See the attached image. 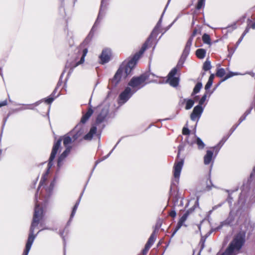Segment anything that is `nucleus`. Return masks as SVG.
Here are the masks:
<instances>
[{
	"instance_id": "nucleus-54",
	"label": "nucleus",
	"mask_w": 255,
	"mask_h": 255,
	"mask_svg": "<svg viewBox=\"0 0 255 255\" xmlns=\"http://www.w3.org/2000/svg\"><path fill=\"white\" fill-rule=\"evenodd\" d=\"M243 37H240L238 41H237V43H236V48H237V47L239 46V45L240 44V43L242 42V41L243 40Z\"/></svg>"
},
{
	"instance_id": "nucleus-40",
	"label": "nucleus",
	"mask_w": 255,
	"mask_h": 255,
	"mask_svg": "<svg viewBox=\"0 0 255 255\" xmlns=\"http://www.w3.org/2000/svg\"><path fill=\"white\" fill-rule=\"evenodd\" d=\"M54 98L52 97V95H51L50 97H48L47 98H46L45 99V103L50 104L52 103V102L54 101Z\"/></svg>"
},
{
	"instance_id": "nucleus-12",
	"label": "nucleus",
	"mask_w": 255,
	"mask_h": 255,
	"mask_svg": "<svg viewBox=\"0 0 255 255\" xmlns=\"http://www.w3.org/2000/svg\"><path fill=\"white\" fill-rule=\"evenodd\" d=\"M194 209H195L194 207L189 209L180 218L174 232H173V233L172 234V236H171L172 237H173L175 235V234L176 233V232L180 229V228L182 226L184 225V223L186 221V220H187V219L188 216L190 215V214H191V213H192L194 211ZM184 226H186L185 225H184Z\"/></svg>"
},
{
	"instance_id": "nucleus-30",
	"label": "nucleus",
	"mask_w": 255,
	"mask_h": 255,
	"mask_svg": "<svg viewBox=\"0 0 255 255\" xmlns=\"http://www.w3.org/2000/svg\"><path fill=\"white\" fill-rule=\"evenodd\" d=\"M237 28V23L234 22L230 25L223 29V30H226L227 32H232L234 29Z\"/></svg>"
},
{
	"instance_id": "nucleus-24",
	"label": "nucleus",
	"mask_w": 255,
	"mask_h": 255,
	"mask_svg": "<svg viewBox=\"0 0 255 255\" xmlns=\"http://www.w3.org/2000/svg\"><path fill=\"white\" fill-rule=\"evenodd\" d=\"M83 192L81 193L79 199L78 200V201H77V202L76 203L75 205H74L73 208V210H72V213H71V216H70V220L69 221V222H68V224H70V222H71V221L72 220V218L74 217V216H75V214L76 213V210L78 208V207L80 204V201H81V197L83 195Z\"/></svg>"
},
{
	"instance_id": "nucleus-10",
	"label": "nucleus",
	"mask_w": 255,
	"mask_h": 255,
	"mask_svg": "<svg viewBox=\"0 0 255 255\" xmlns=\"http://www.w3.org/2000/svg\"><path fill=\"white\" fill-rule=\"evenodd\" d=\"M182 66L183 62L180 63V62H179L176 66L173 68L169 73L166 82L169 83L171 86L175 87L178 85L179 79L174 77V76L176 74L178 70H179Z\"/></svg>"
},
{
	"instance_id": "nucleus-52",
	"label": "nucleus",
	"mask_w": 255,
	"mask_h": 255,
	"mask_svg": "<svg viewBox=\"0 0 255 255\" xmlns=\"http://www.w3.org/2000/svg\"><path fill=\"white\" fill-rule=\"evenodd\" d=\"M232 200H233L232 197L231 196V195H229L228 197L227 201L229 202L230 206L231 205Z\"/></svg>"
},
{
	"instance_id": "nucleus-49",
	"label": "nucleus",
	"mask_w": 255,
	"mask_h": 255,
	"mask_svg": "<svg viewBox=\"0 0 255 255\" xmlns=\"http://www.w3.org/2000/svg\"><path fill=\"white\" fill-rule=\"evenodd\" d=\"M7 102L6 100H4L3 101L0 102V108L2 106H6L7 105Z\"/></svg>"
},
{
	"instance_id": "nucleus-13",
	"label": "nucleus",
	"mask_w": 255,
	"mask_h": 255,
	"mask_svg": "<svg viewBox=\"0 0 255 255\" xmlns=\"http://www.w3.org/2000/svg\"><path fill=\"white\" fill-rule=\"evenodd\" d=\"M184 161L181 159L180 161H177L175 163L173 167V174L175 180L176 182L178 183L181 170L183 167Z\"/></svg>"
},
{
	"instance_id": "nucleus-45",
	"label": "nucleus",
	"mask_w": 255,
	"mask_h": 255,
	"mask_svg": "<svg viewBox=\"0 0 255 255\" xmlns=\"http://www.w3.org/2000/svg\"><path fill=\"white\" fill-rule=\"evenodd\" d=\"M246 117L247 116L243 114V115H242L239 119L238 124L240 125L244 121L246 120Z\"/></svg>"
},
{
	"instance_id": "nucleus-33",
	"label": "nucleus",
	"mask_w": 255,
	"mask_h": 255,
	"mask_svg": "<svg viewBox=\"0 0 255 255\" xmlns=\"http://www.w3.org/2000/svg\"><path fill=\"white\" fill-rule=\"evenodd\" d=\"M206 238H207V237H201L200 242L199 244V245L200 247V251H199L198 255H200L201 251L204 248L205 243V241H206Z\"/></svg>"
},
{
	"instance_id": "nucleus-55",
	"label": "nucleus",
	"mask_w": 255,
	"mask_h": 255,
	"mask_svg": "<svg viewBox=\"0 0 255 255\" xmlns=\"http://www.w3.org/2000/svg\"><path fill=\"white\" fill-rule=\"evenodd\" d=\"M51 230L52 229H51V228H48V227H43V228H42L41 230H40L36 235H37V234H38L39 232H40L41 231H43V230Z\"/></svg>"
},
{
	"instance_id": "nucleus-15",
	"label": "nucleus",
	"mask_w": 255,
	"mask_h": 255,
	"mask_svg": "<svg viewBox=\"0 0 255 255\" xmlns=\"http://www.w3.org/2000/svg\"><path fill=\"white\" fill-rule=\"evenodd\" d=\"M203 110V108L200 105L195 106L190 115L191 120L193 121L196 120L198 121L201 116Z\"/></svg>"
},
{
	"instance_id": "nucleus-35",
	"label": "nucleus",
	"mask_w": 255,
	"mask_h": 255,
	"mask_svg": "<svg viewBox=\"0 0 255 255\" xmlns=\"http://www.w3.org/2000/svg\"><path fill=\"white\" fill-rule=\"evenodd\" d=\"M120 140H119L118 143L116 144V145L114 147V148H113V149L109 152V153L108 154H107V155L105 156H103L101 160H100L99 161H97L96 162V164H97L99 162L103 161V160H105L106 159H107V158H108L110 155L111 154V153L113 152L114 150L115 149V148L116 147L117 145H118V144H119V143L120 142Z\"/></svg>"
},
{
	"instance_id": "nucleus-58",
	"label": "nucleus",
	"mask_w": 255,
	"mask_h": 255,
	"mask_svg": "<svg viewBox=\"0 0 255 255\" xmlns=\"http://www.w3.org/2000/svg\"><path fill=\"white\" fill-rule=\"evenodd\" d=\"M176 19H175L171 24H170L168 26V27L166 29V30L169 29L171 26L172 25H173V24L175 22V21H176Z\"/></svg>"
},
{
	"instance_id": "nucleus-22",
	"label": "nucleus",
	"mask_w": 255,
	"mask_h": 255,
	"mask_svg": "<svg viewBox=\"0 0 255 255\" xmlns=\"http://www.w3.org/2000/svg\"><path fill=\"white\" fill-rule=\"evenodd\" d=\"M230 136V135H228L227 136H224L217 145L211 147V149H213L214 150H216V154H217L218 153V152L219 151L221 147L223 145V144L225 143V142L227 141V140L228 139V138Z\"/></svg>"
},
{
	"instance_id": "nucleus-44",
	"label": "nucleus",
	"mask_w": 255,
	"mask_h": 255,
	"mask_svg": "<svg viewBox=\"0 0 255 255\" xmlns=\"http://www.w3.org/2000/svg\"><path fill=\"white\" fill-rule=\"evenodd\" d=\"M239 125H240L238 124L237 125L233 126L230 130V133L229 135H231Z\"/></svg>"
},
{
	"instance_id": "nucleus-48",
	"label": "nucleus",
	"mask_w": 255,
	"mask_h": 255,
	"mask_svg": "<svg viewBox=\"0 0 255 255\" xmlns=\"http://www.w3.org/2000/svg\"><path fill=\"white\" fill-rule=\"evenodd\" d=\"M248 24H250V28L255 29V22H252V21L249 20Z\"/></svg>"
},
{
	"instance_id": "nucleus-23",
	"label": "nucleus",
	"mask_w": 255,
	"mask_h": 255,
	"mask_svg": "<svg viewBox=\"0 0 255 255\" xmlns=\"http://www.w3.org/2000/svg\"><path fill=\"white\" fill-rule=\"evenodd\" d=\"M96 131L97 127L95 126H92L90 131L84 136V138L86 140H91L96 133Z\"/></svg>"
},
{
	"instance_id": "nucleus-42",
	"label": "nucleus",
	"mask_w": 255,
	"mask_h": 255,
	"mask_svg": "<svg viewBox=\"0 0 255 255\" xmlns=\"http://www.w3.org/2000/svg\"><path fill=\"white\" fill-rule=\"evenodd\" d=\"M201 31L200 29H194L193 31V33L191 36V37L190 38H192V40L193 39V37L194 36H195V35L198 33H200Z\"/></svg>"
},
{
	"instance_id": "nucleus-5",
	"label": "nucleus",
	"mask_w": 255,
	"mask_h": 255,
	"mask_svg": "<svg viewBox=\"0 0 255 255\" xmlns=\"http://www.w3.org/2000/svg\"><path fill=\"white\" fill-rule=\"evenodd\" d=\"M245 241V232L240 231L235 235L229 246L221 255H237L240 253Z\"/></svg>"
},
{
	"instance_id": "nucleus-60",
	"label": "nucleus",
	"mask_w": 255,
	"mask_h": 255,
	"mask_svg": "<svg viewBox=\"0 0 255 255\" xmlns=\"http://www.w3.org/2000/svg\"><path fill=\"white\" fill-rule=\"evenodd\" d=\"M247 34V33H245V32H244L242 34V36H241V37H243V39L244 38V36Z\"/></svg>"
},
{
	"instance_id": "nucleus-1",
	"label": "nucleus",
	"mask_w": 255,
	"mask_h": 255,
	"mask_svg": "<svg viewBox=\"0 0 255 255\" xmlns=\"http://www.w3.org/2000/svg\"><path fill=\"white\" fill-rule=\"evenodd\" d=\"M108 3L105 0H102L101 4V8L98 17L93 26L88 36L85 39L84 41L79 46L78 48V55L75 60L74 67H75L81 64L84 63L85 57L88 53V46L89 42L90 41L95 31L97 30L100 22L105 14V10Z\"/></svg>"
},
{
	"instance_id": "nucleus-64",
	"label": "nucleus",
	"mask_w": 255,
	"mask_h": 255,
	"mask_svg": "<svg viewBox=\"0 0 255 255\" xmlns=\"http://www.w3.org/2000/svg\"><path fill=\"white\" fill-rule=\"evenodd\" d=\"M37 178L36 179V181H35L34 183V185H35L36 183V182H37Z\"/></svg>"
},
{
	"instance_id": "nucleus-6",
	"label": "nucleus",
	"mask_w": 255,
	"mask_h": 255,
	"mask_svg": "<svg viewBox=\"0 0 255 255\" xmlns=\"http://www.w3.org/2000/svg\"><path fill=\"white\" fill-rule=\"evenodd\" d=\"M93 114V110L91 108V106H90L87 113L82 117L80 123L77 125L72 130L69 132L72 135L73 140L75 141L82 136L84 133L82 124L86 123Z\"/></svg>"
},
{
	"instance_id": "nucleus-26",
	"label": "nucleus",
	"mask_w": 255,
	"mask_h": 255,
	"mask_svg": "<svg viewBox=\"0 0 255 255\" xmlns=\"http://www.w3.org/2000/svg\"><path fill=\"white\" fill-rule=\"evenodd\" d=\"M40 103V102H37L32 104L25 105L23 107L19 108L18 110L20 111L25 110H34V108L37 106Z\"/></svg>"
},
{
	"instance_id": "nucleus-11",
	"label": "nucleus",
	"mask_w": 255,
	"mask_h": 255,
	"mask_svg": "<svg viewBox=\"0 0 255 255\" xmlns=\"http://www.w3.org/2000/svg\"><path fill=\"white\" fill-rule=\"evenodd\" d=\"M134 94L130 87H127L119 97L118 103L122 105L126 103Z\"/></svg>"
},
{
	"instance_id": "nucleus-21",
	"label": "nucleus",
	"mask_w": 255,
	"mask_h": 255,
	"mask_svg": "<svg viewBox=\"0 0 255 255\" xmlns=\"http://www.w3.org/2000/svg\"><path fill=\"white\" fill-rule=\"evenodd\" d=\"M179 103L181 104H185V109L188 110L192 108L194 104V101L192 99H183L180 100Z\"/></svg>"
},
{
	"instance_id": "nucleus-50",
	"label": "nucleus",
	"mask_w": 255,
	"mask_h": 255,
	"mask_svg": "<svg viewBox=\"0 0 255 255\" xmlns=\"http://www.w3.org/2000/svg\"><path fill=\"white\" fill-rule=\"evenodd\" d=\"M237 75V74H232L231 75H227L226 76V77L224 78V79H223V81H225V80L229 79V78L231 77L233 75Z\"/></svg>"
},
{
	"instance_id": "nucleus-51",
	"label": "nucleus",
	"mask_w": 255,
	"mask_h": 255,
	"mask_svg": "<svg viewBox=\"0 0 255 255\" xmlns=\"http://www.w3.org/2000/svg\"><path fill=\"white\" fill-rule=\"evenodd\" d=\"M214 77H215V75L214 74H211V75L210 76V77L209 78L208 81L213 82V80H214Z\"/></svg>"
},
{
	"instance_id": "nucleus-8",
	"label": "nucleus",
	"mask_w": 255,
	"mask_h": 255,
	"mask_svg": "<svg viewBox=\"0 0 255 255\" xmlns=\"http://www.w3.org/2000/svg\"><path fill=\"white\" fill-rule=\"evenodd\" d=\"M146 75H141L138 77H133L128 83V86L132 88L133 93H135L137 90L142 88L146 84Z\"/></svg>"
},
{
	"instance_id": "nucleus-19",
	"label": "nucleus",
	"mask_w": 255,
	"mask_h": 255,
	"mask_svg": "<svg viewBox=\"0 0 255 255\" xmlns=\"http://www.w3.org/2000/svg\"><path fill=\"white\" fill-rule=\"evenodd\" d=\"M72 147H66V149L63 151V152L60 155V156L58 157V162H57V166L58 168H60L63 163V161L65 158L67 156V155L69 154Z\"/></svg>"
},
{
	"instance_id": "nucleus-37",
	"label": "nucleus",
	"mask_w": 255,
	"mask_h": 255,
	"mask_svg": "<svg viewBox=\"0 0 255 255\" xmlns=\"http://www.w3.org/2000/svg\"><path fill=\"white\" fill-rule=\"evenodd\" d=\"M205 0H199L196 6V8L200 9L203 7L205 5Z\"/></svg>"
},
{
	"instance_id": "nucleus-46",
	"label": "nucleus",
	"mask_w": 255,
	"mask_h": 255,
	"mask_svg": "<svg viewBox=\"0 0 255 255\" xmlns=\"http://www.w3.org/2000/svg\"><path fill=\"white\" fill-rule=\"evenodd\" d=\"M169 215L172 217L175 218L176 216V212L175 210H172L169 212Z\"/></svg>"
},
{
	"instance_id": "nucleus-62",
	"label": "nucleus",
	"mask_w": 255,
	"mask_h": 255,
	"mask_svg": "<svg viewBox=\"0 0 255 255\" xmlns=\"http://www.w3.org/2000/svg\"><path fill=\"white\" fill-rule=\"evenodd\" d=\"M192 25H194V17L193 18V21H192Z\"/></svg>"
},
{
	"instance_id": "nucleus-36",
	"label": "nucleus",
	"mask_w": 255,
	"mask_h": 255,
	"mask_svg": "<svg viewBox=\"0 0 255 255\" xmlns=\"http://www.w3.org/2000/svg\"><path fill=\"white\" fill-rule=\"evenodd\" d=\"M225 74V70L224 68L219 69L216 73V75L219 77H223Z\"/></svg>"
},
{
	"instance_id": "nucleus-63",
	"label": "nucleus",
	"mask_w": 255,
	"mask_h": 255,
	"mask_svg": "<svg viewBox=\"0 0 255 255\" xmlns=\"http://www.w3.org/2000/svg\"><path fill=\"white\" fill-rule=\"evenodd\" d=\"M195 204H198V199L196 201Z\"/></svg>"
},
{
	"instance_id": "nucleus-59",
	"label": "nucleus",
	"mask_w": 255,
	"mask_h": 255,
	"mask_svg": "<svg viewBox=\"0 0 255 255\" xmlns=\"http://www.w3.org/2000/svg\"><path fill=\"white\" fill-rule=\"evenodd\" d=\"M63 234H64V232H61V233H60V236H61V237H62V238H63V239L64 242H65V239H64V237H63Z\"/></svg>"
},
{
	"instance_id": "nucleus-4",
	"label": "nucleus",
	"mask_w": 255,
	"mask_h": 255,
	"mask_svg": "<svg viewBox=\"0 0 255 255\" xmlns=\"http://www.w3.org/2000/svg\"><path fill=\"white\" fill-rule=\"evenodd\" d=\"M142 55L138 52L128 62L125 61L123 63L115 74L114 78L111 80L112 86L116 87L122 79L126 78L130 74L136 63V61Z\"/></svg>"
},
{
	"instance_id": "nucleus-41",
	"label": "nucleus",
	"mask_w": 255,
	"mask_h": 255,
	"mask_svg": "<svg viewBox=\"0 0 255 255\" xmlns=\"http://www.w3.org/2000/svg\"><path fill=\"white\" fill-rule=\"evenodd\" d=\"M150 247L151 246H150L149 245H148L147 244H145L144 249L142 251V254L143 255H145L147 254V252L148 251Z\"/></svg>"
},
{
	"instance_id": "nucleus-9",
	"label": "nucleus",
	"mask_w": 255,
	"mask_h": 255,
	"mask_svg": "<svg viewBox=\"0 0 255 255\" xmlns=\"http://www.w3.org/2000/svg\"><path fill=\"white\" fill-rule=\"evenodd\" d=\"M164 11L163 12L160 18L159 19V20H158V22L157 23L156 26L153 29L150 36H149V37L148 38V39H147L146 42L143 44V45H142V46L141 48V49H140V50L138 51V52H139L140 54H143L144 52L147 49L148 45L149 44H150L151 40L152 39V38L156 37L157 36V35L158 34L159 29L160 27H161L162 16L164 14Z\"/></svg>"
},
{
	"instance_id": "nucleus-56",
	"label": "nucleus",
	"mask_w": 255,
	"mask_h": 255,
	"mask_svg": "<svg viewBox=\"0 0 255 255\" xmlns=\"http://www.w3.org/2000/svg\"><path fill=\"white\" fill-rule=\"evenodd\" d=\"M250 27V24H248V26L246 27V29L245 30L244 32H245V33H248L249 31Z\"/></svg>"
},
{
	"instance_id": "nucleus-39",
	"label": "nucleus",
	"mask_w": 255,
	"mask_h": 255,
	"mask_svg": "<svg viewBox=\"0 0 255 255\" xmlns=\"http://www.w3.org/2000/svg\"><path fill=\"white\" fill-rule=\"evenodd\" d=\"M207 98V92L202 96L201 99L200 100L199 102V105L202 106V105L204 103Z\"/></svg>"
},
{
	"instance_id": "nucleus-27",
	"label": "nucleus",
	"mask_w": 255,
	"mask_h": 255,
	"mask_svg": "<svg viewBox=\"0 0 255 255\" xmlns=\"http://www.w3.org/2000/svg\"><path fill=\"white\" fill-rule=\"evenodd\" d=\"M206 51L204 49H198L196 51V55L199 59H203L206 55Z\"/></svg>"
},
{
	"instance_id": "nucleus-7",
	"label": "nucleus",
	"mask_w": 255,
	"mask_h": 255,
	"mask_svg": "<svg viewBox=\"0 0 255 255\" xmlns=\"http://www.w3.org/2000/svg\"><path fill=\"white\" fill-rule=\"evenodd\" d=\"M109 108L110 104L107 101H104L97 107L98 115L96 121V125L101 124L106 120L109 112Z\"/></svg>"
},
{
	"instance_id": "nucleus-18",
	"label": "nucleus",
	"mask_w": 255,
	"mask_h": 255,
	"mask_svg": "<svg viewBox=\"0 0 255 255\" xmlns=\"http://www.w3.org/2000/svg\"><path fill=\"white\" fill-rule=\"evenodd\" d=\"M214 151L216 152V150L212 149V150H207L206 153L204 156V163L205 165H209L210 163H211L212 165H213Z\"/></svg>"
},
{
	"instance_id": "nucleus-3",
	"label": "nucleus",
	"mask_w": 255,
	"mask_h": 255,
	"mask_svg": "<svg viewBox=\"0 0 255 255\" xmlns=\"http://www.w3.org/2000/svg\"><path fill=\"white\" fill-rule=\"evenodd\" d=\"M63 140V144L65 146L67 147H71L70 146V144L74 141L73 140V138L71 134L68 132L66 134L64 135L63 136L61 137L54 144L52 148V150L50 154V156L49 159V162L48 163V166L47 168V170L43 174L38 188L37 189V192L36 193H37V196H38V192L40 187L43 185L45 181L47 179V176L49 173V170L51 168V167L53 165V161L56 155L59 150V149L61 147V141Z\"/></svg>"
},
{
	"instance_id": "nucleus-28",
	"label": "nucleus",
	"mask_w": 255,
	"mask_h": 255,
	"mask_svg": "<svg viewBox=\"0 0 255 255\" xmlns=\"http://www.w3.org/2000/svg\"><path fill=\"white\" fill-rule=\"evenodd\" d=\"M54 181H52L49 187H48V188H47L46 189V191L47 193V196H45V197H42V198L41 199L42 200L43 199V198H44L45 199H46V198H47L48 197L50 196V195H51V193L53 189V188H54Z\"/></svg>"
},
{
	"instance_id": "nucleus-29",
	"label": "nucleus",
	"mask_w": 255,
	"mask_h": 255,
	"mask_svg": "<svg viewBox=\"0 0 255 255\" xmlns=\"http://www.w3.org/2000/svg\"><path fill=\"white\" fill-rule=\"evenodd\" d=\"M156 231L155 230L152 234L150 235L149 238L147 242L146 243L147 244L149 245L150 246H151L153 243H154L156 236Z\"/></svg>"
},
{
	"instance_id": "nucleus-20",
	"label": "nucleus",
	"mask_w": 255,
	"mask_h": 255,
	"mask_svg": "<svg viewBox=\"0 0 255 255\" xmlns=\"http://www.w3.org/2000/svg\"><path fill=\"white\" fill-rule=\"evenodd\" d=\"M196 140L195 141L190 140L188 138H186V140L189 144L192 145L194 143H196L198 146V148L199 150H202L204 148L205 144L202 140L199 137L195 136Z\"/></svg>"
},
{
	"instance_id": "nucleus-57",
	"label": "nucleus",
	"mask_w": 255,
	"mask_h": 255,
	"mask_svg": "<svg viewBox=\"0 0 255 255\" xmlns=\"http://www.w3.org/2000/svg\"><path fill=\"white\" fill-rule=\"evenodd\" d=\"M7 120V117L4 119V120H3V125H2V129L3 128V127H4V125L5 124V123L6 122Z\"/></svg>"
},
{
	"instance_id": "nucleus-16",
	"label": "nucleus",
	"mask_w": 255,
	"mask_h": 255,
	"mask_svg": "<svg viewBox=\"0 0 255 255\" xmlns=\"http://www.w3.org/2000/svg\"><path fill=\"white\" fill-rule=\"evenodd\" d=\"M192 38H189L186 44L185 47L184 48V49L183 51V53H182V54L181 56V59L183 60V61H181V60H180L179 61V62H180V63L183 62V63L184 60H185L186 57L189 55L190 51V49H191V47L192 45Z\"/></svg>"
},
{
	"instance_id": "nucleus-34",
	"label": "nucleus",
	"mask_w": 255,
	"mask_h": 255,
	"mask_svg": "<svg viewBox=\"0 0 255 255\" xmlns=\"http://www.w3.org/2000/svg\"><path fill=\"white\" fill-rule=\"evenodd\" d=\"M202 40L204 43L211 45V39L209 35L205 33L202 36Z\"/></svg>"
},
{
	"instance_id": "nucleus-31",
	"label": "nucleus",
	"mask_w": 255,
	"mask_h": 255,
	"mask_svg": "<svg viewBox=\"0 0 255 255\" xmlns=\"http://www.w3.org/2000/svg\"><path fill=\"white\" fill-rule=\"evenodd\" d=\"M212 66L211 62L209 59H206V61L204 63L203 66V69L204 71H208L211 69Z\"/></svg>"
},
{
	"instance_id": "nucleus-53",
	"label": "nucleus",
	"mask_w": 255,
	"mask_h": 255,
	"mask_svg": "<svg viewBox=\"0 0 255 255\" xmlns=\"http://www.w3.org/2000/svg\"><path fill=\"white\" fill-rule=\"evenodd\" d=\"M252 109V108H250L249 109L247 110L244 114L247 117L251 113Z\"/></svg>"
},
{
	"instance_id": "nucleus-32",
	"label": "nucleus",
	"mask_w": 255,
	"mask_h": 255,
	"mask_svg": "<svg viewBox=\"0 0 255 255\" xmlns=\"http://www.w3.org/2000/svg\"><path fill=\"white\" fill-rule=\"evenodd\" d=\"M202 87V84L201 82H198L196 84L195 87L194 88L193 93L192 95L196 94L199 93Z\"/></svg>"
},
{
	"instance_id": "nucleus-61",
	"label": "nucleus",
	"mask_w": 255,
	"mask_h": 255,
	"mask_svg": "<svg viewBox=\"0 0 255 255\" xmlns=\"http://www.w3.org/2000/svg\"><path fill=\"white\" fill-rule=\"evenodd\" d=\"M247 34V33H245V32H244L242 34V36H241V37H243V39L244 38V36Z\"/></svg>"
},
{
	"instance_id": "nucleus-43",
	"label": "nucleus",
	"mask_w": 255,
	"mask_h": 255,
	"mask_svg": "<svg viewBox=\"0 0 255 255\" xmlns=\"http://www.w3.org/2000/svg\"><path fill=\"white\" fill-rule=\"evenodd\" d=\"M212 84H213V82L208 81L207 83H206V84L205 86V89L206 90H209L212 86Z\"/></svg>"
},
{
	"instance_id": "nucleus-17",
	"label": "nucleus",
	"mask_w": 255,
	"mask_h": 255,
	"mask_svg": "<svg viewBox=\"0 0 255 255\" xmlns=\"http://www.w3.org/2000/svg\"><path fill=\"white\" fill-rule=\"evenodd\" d=\"M111 51L109 49H105L100 56L101 63L103 64L108 63L111 58Z\"/></svg>"
},
{
	"instance_id": "nucleus-38",
	"label": "nucleus",
	"mask_w": 255,
	"mask_h": 255,
	"mask_svg": "<svg viewBox=\"0 0 255 255\" xmlns=\"http://www.w3.org/2000/svg\"><path fill=\"white\" fill-rule=\"evenodd\" d=\"M190 131L187 127H184L182 129V134L185 135H188L187 138H189V135L190 134Z\"/></svg>"
},
{
	"instance_id": "nucleus-47",
	"label": "nucleus",
	"mask_w": 255,
	"mask_h": 255,
	"mask_svg": "<svg viewBox=\"0 0 255 255\" xmlns=\"http://www.w3.org/2000/svg\"><path fill=\"white\" fill-rule=\"evenodd\" d=\"M184 150V146L182 145H179L178 146V152L177 154V156H179L180 153L181 151Z\"/></svg>"
},
{
	"instance_id": "nucleus-25",
	"label": "nucleus",
	"mask_w": 255,
	"mask_h": 255,
	"mask_svg": "<svg viewBox=\"0 0 255 255\" xmlns=\"http://www.w3.org/2000/svg\"><path fill=\"white\" fill-rule=\"evenodd\" d=\"M232 212L233 211L231 210L228 218L225 221L222 223V225H229L232 223L235 219L234 216Z\"/></svg>"
},
{
	"instance_id": "nucleus-2",
	"label": "nucleus",
	"mask_w": 255,
	"mask_h": 255,
	"mask_svg": "<svg viewBox=\"0 0 255 255\" xmlns=\"http://www.w3.org/2000/svg\"><path fill=\"white\" fill-rule=\"evenodd\" d=\"M38 198L37 193H36L35 196V207L33 220L30 228L29 234L26 244L25 249L22 255H28L32 244L37 237V235H34L35 228L37 227L39 224H40V227H43L42 221L43 217V211L41 207L40 203L38 201Z\"/></svg>"
},
{
	"instance_id": "nucleus-14",
	"label": "nucleus",
	"mask_w": 255,
	"mask_h": 255,
	"mask_svg": "<svg viewBox=\"0 0 255 255\" xmlns=\"http://www.w3.org/2000/svg\"><path fill=\"white\" fill-rule=\"evenodd\" d=\"M142 75H146L147 77L146 79V84L150 83H156L162 84L163 83V81L160 80L162 79L161 77L157 76L152 73L150 72H147L143 73Z\"/></svg>"
}]
</instances>
